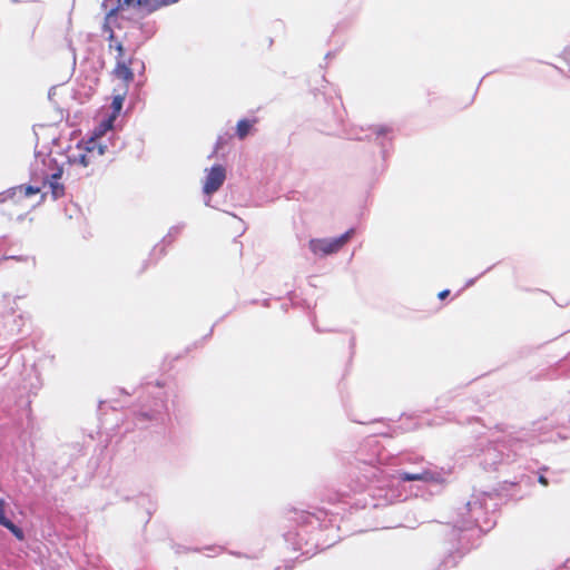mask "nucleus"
Wrapping results in <instances>:
<instances>
[{
	"mask_svg": "<svg viewBox=\"0 0 570 570\" xmlns=\"http://www.w3.org/2000/svg\"><path fill=\"white\" fill-rule=\"evenodd\" d=\"M104 30L114 40L115 29L124 28L127 23H136L147 16L139 0H104Z\"/></svg>",
	"mask_w": 570,
	"mask_h": 570,
	"instance_id": "nucleus-1",
	"label": "nucleus"
},
{
	"mask_svg": "<svg viewBox=\"0 0 570 570\" xmlns=\"http://www.w3.org/2000/svg\"><path fill=\"white\" fill-rule=\"evenodd\" d=\"M62 171V167L58 165L51 154L36 153L35 160L31 164L32 180L35 183H42L43 187H48L53 199L62 196L65 191L63 185L59 181Z\"/></svg>",
	"mask_w": 570,
	"mask_h": 570,
	"instance_id": "nucleus-2",
	"label": "nucleus"
},
{
	"mask_svg": "<svg viewBox=\"0 0 570 570\" xmlns=\"http://www.w3.org/2000/svg\"><path fill=\"white\" fill-rule=\"evenodd\" d=\"M108 145L95 140H81L66 150V159L71 167L86 169L95 165L106 154Z\"/></svg>",
	"mask_w": 570,
	"mask_h": 570,
	"instance_id": "nucleus-3",
	"label": "nucleus"
},
{
	"mask_svg": "<svg viewBox=\"0 0 570 570\" xmlns=\"http://www.w3.org/2000/svg\"><path fill=\"white\" fill-rule=\"evenodd\" d=\"M354 232V228H351L338 237L312 239L309 242V249L317 256L337 253L352 238Z\"/></svg>",
	"mask_w": 570,
	"mask_h": 570,
	"instance_id": "nucleus-4",
	"label": "nucleus"
},
{
	"mask_svg": "<svg viewBox=\"0 0 570 570\" xmlns=\"http://www.w3.org/2000/svg\"><path fill=\"white\" fill-rule=\"evenodd\" d=\"M226 180V168L223 165H214L205 169V178L203 181V191L207 196L215 194Z\"/></svg>",
	"mask_w": 570,
	"mask_h": 570,
	"instance_id": "nucleus-5",
	"label": "nucleus"
},
{
	"mask_svg": "<svg viewBox=\"0 0 570 570\" xmlns=\"http://www.w3.org/2000/svg\"><path fill=\"white\" fill-rule=\"evenodd\" d=\"M402 482L421 481L425 483H441L444 481L443 474L430 469H421L415 472H397L395 476Z\"/></svg>",
	"mask_w": 570,
	"mask_h": 570,
	"instance_id": "nucleus-6",
	"label": "nucleus"
},
{
	"mask_svg": "<svg viewBox=\"0 0 570 570\" xmlns=\"http://www.w3.org/2000/svg\"><path fill=\"white\" fill-rule=\"evenodd\" d=\"M8 509V502L4 499L0 498V525L8 529L19 541H23L24 532L22 531V529L17 527L7 515Z\"/></svg>",
	"mask_w": 570,
	"mask_h": 570,
	"instance_id": "nucleus-7",
	"label": "nucleus"
},
{
	"mask_svg": "<svg viewBox=\"0 0 570 570\" xmlns=\"http://www.w3.org/2000/svg\"><path fill=\"white\" fill-rule=\"evenodd\" d=\"M132 58L131 57H120L116 60V67L114 69V75L122 80L126 85L132 81L134 72L131 70Z\"/></svg>",
	"mask_w": 570,
	"mask_h": 570,
	"instance_id": "nucleus-8",
	"label": "nucleus"
},
{
	"mask_svg": "<svg viewBox=\"0 0 570 570\" xmlns=\"http://www.w3.org/2000/svg\"><path fill=\"white\" fill-rule=\"evenodd\" d=\"M115 120L109 117H105L99 125L94 129L91 136L87 140H95L100 145H108L105 136L108 131H110L114 127Z\"/></svg>",
	"mask_w": 570,
	"mask_h": 570,
	"instance_id": "nucleus-9",
	"label": "nucleus"
},
{
	"mask_svg": "<svg viewBox=\"0 0 570 570\" xmlns=\"http://www.w3.org/2000/svg\"><path fill=\"white\" fill-rule=\"evenodd\" d=\"M45 188L46 187H43V184L40 183V185L19 186L17 188H13L10 193L12 194V196L24 195L27 197L42 193L43 197L47 194V191H43Z\"/></svg>",
	"mask_w": 570,
	"mask_h": 570,
	"instance_id": "nucleus-10",
	"label": "nucleus"
},
{
	"mask_svg": "<svg viewBox=\"0 0 570 570\" xmlns=\"http://www.w3.org/2000/svg\"><path fill=\"white\" fill-rule=\"evenodd\" d=\"M125 96H126V92H120V94H117L114 96L112 98V102H111V106H110V112L107 115V117L109 118H112L114 120H116V118L119 116L121 109H122V105H124V101H125Z\"/></svg>",
	"mask_w": 570,
	"mask_h": 570,
	"instance_id": "nucleus-11",
	"label": "nucleus"
},
{
	"mask_svg": "<svg viewBox=\"0 0 570 570\" xmlns=\"http://www.w3.org/2000/svg\"><path fill=\"white\" fill-rule=\"evenodd\" d=\"M253 128V121L242 119L237 124L236 134L239 139H244Z\"/></svg>",
	"mask_w": 570,
	"mask_h": 570,
	"instance_id": "nucleus-12",
	"label": "nucleus"
},
{
	"mask_svg": "<svg viewBox=\"0 0 570 570\" xmlns=\"http://www.w3.org/2000/svg\"><path fill=\"white\" fill-rule=\"evenodd\" d=\"M108 40H109V48H110V49H115V50H116V52H117V55H116V57H115V58H116V60H118L120 57H126V56H125V49H124V46H122V43H121V42L116 41V39H115V38H114V40H110V39L108 38Z\"/></svg>",
	"mask_w": 570,
	"mask_h": 570,
	"instance_id": "nucleus-13",
	"label": "nucleus"
},
{
	"mask_svg": "<svg viewBox=\"0 0 570 570\" xmlns=\"http://www.w3.org/2000/svg\"><path fill=\"white\" fill-rule=\"evenodd\" d=\"M9 259H16L18 262H23L26 263L27 265H29L30 267H35L36 266V259L35 257H31V256H10L8 257Z\"/></svg>",
	"mask_w": 570,
	"mask_h": 570,
	"instance_id": "nucleus-14",
	"label": "nucleus"
},
{
	"mask_svg": "<svg viewBox=\"0 0 570 570\" xmlns=\"http://www.w3.org/2000/svg\"><path fill=\"white\" fill-rule=\"evenodd\" d=\"M165 409V402L163 400H159L155 403V406L154 409L151 410V413L148 414L146 413V415L150 416V417H154L156 414H159L161 413V411Z\"/></svg>",
	"mask_w": 570,
	"mask_h": 570,
	"instance_id": "nucleus-15",
	"label": "nucleus"
},
{
	"mask_svg": "<svg viewBox=\"0 0 570 570\" xmlns=\"http://www.w3.org/2000/svg\"><path fill=\"white\" fill-rule=\"evenodd\" d=\"M371 130L377 136L386 135L389 132V128L385 126H375L371 128Z\"/></svg>",
	"mask_w": 570,
	"mask_h": 570,
	"instance_id": "nucleus-16",
	"label": "nucleus"
},
{
	"mask_svg": "<svg viewBox=\"0 0 570 570\" xmlns=\"http://www.w3.org/2000/svg\"><path fill=\"white\" fill-rule=\"evenodd\" d=\"M184 228L183 225H176V226H173L169 232H168V237L170 236H177L181 229Z\"/></svg>",
	"mask_w": 570,
	"mask_h": 570,
	"instance_id": "nucleus-17",
	"label": "nucleus"
},
{
	"mask_svg": "<svg viewBox=\"0 0 570 570\" xmlns=\"http://www.w3.org/2000/svg\"><path fill=\"white\" fill-rule=\"evenodd\" d=\"M449 293H450V292H449L448 289L442 291V292L439 294V297H440L441 299H443V298H445V297L449 295Z\"/></svg>",
	"mask_w": 570,
	"mask_h": 570,
	"instance_id": "nucleus-18",
	"label": "nucleus"
},
{
	"mask_svg": "<svg viewBox=\"0 0 570 570\" xmlns=\"http://www.w3.org/2000/svg\"><path fill=\"white\" fill-rule=\"evenodd\" d=\"M539 481L542 483V484H547V481L543 476H540Z\"/></svg>",
	"mask_w": 570,
	"mask_h": 570,
	"instance_id": "nucleus-19",
	"label": "nucleus"
},
{
	"mask_svg": "<svg viewBox=\"0 0 570 570\" xmlns=\"http://www.w3.org/2000/svg\"><path fill=\"white\" fill-rule=\"evenodd\" d=\"M6 199V195L0 194V202H3Z\"/></svg>",
	"mask_w": 570,
	"mask_h": 570,
	"instance_id": "nucleus-20",
	"label": "nucleus"
}]
</instances>
